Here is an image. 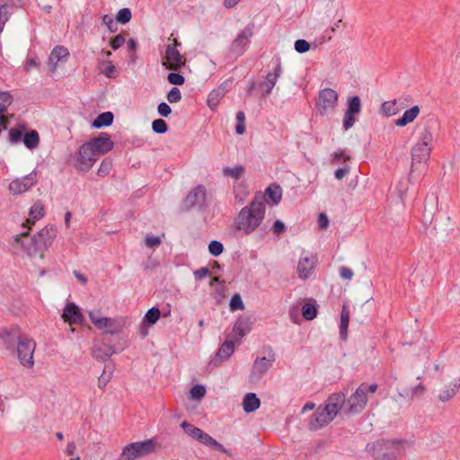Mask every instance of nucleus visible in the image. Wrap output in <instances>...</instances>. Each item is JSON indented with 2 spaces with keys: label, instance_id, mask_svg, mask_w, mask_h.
<instances>
[{
  "label": "nucleus",
  "instance_id": "37",
  "mask_svg": "<svg viewBox=\"0 0 460 460\" xmlns=\"http://www.w3.org/2000/svg\"><path fill=\"white\" fill-rule=\"evenodd\" d=\"M265 196L271 200L273 204H279L281 197L282 191L279 186H270L266 189Z\"/></svg>",
  "mask_w": 460,
  "mask_h": 460
},
{
  "label": "nucleus",
  "instance_id": "49",
  "mask_svg": "<svg viewBox=\"0 0 460 460\" xmlns=\"http://www.w3.org/2000/svg\"><path fill=\"white\" fill-rule=\"evenodd\" d=\"M190 397L195 400H200L206 394V388L204 385H196L190 388Z\"/></svg>",
  "mask_w": 460,
  "mask_h": 460
},
{
  "label": "nucleus",
  "instance_id": "32",
  "mask_svg": "<svg viewBox=\"0 0 460 460\" xmlns=\"http://www.w3.org/2000/svg\"><path fill=\"white\" fill-rule=\"evenodd\" d=\"M402 107L397 105V100L384 102L380 108V112L386 116L391 117L397 114L401 111Z\"/></svg>",
  "mask_w": 460,
  "mask_h": 460
},
{
  "label": "nucleus",
  "instance_id": "58",
  "mask_svg": "<svg viewBox=\"0 0 460 460\" xmlns=\"http://www.w3.org/2000/svg\"><path fill=\"white\" fill-rule=\"evenodd\" d=\"M181 98V94L177 87H172L167 93V100L171 103L179 102Z\"/></svg>",
  "mask_w": 460,
  "mask_h": 460
},
{
  "label": "nucleus",
  "instance_id": "5",
  "mask_svg": "<svg viewBox=\"0 0 460 460\" xmlns=\"http://www.w3.org/2000/svg\"><path fill=\"white\" fill-rule=\"evenodd\" d=\"M156 446L155 438L132 442L123 447L120 457L126 460H135L155 452Z\"/></svg>",
  "mask_w": 460,
  "mask_h": 460
},
{
  "label": "nucleus",
  "instance_id": "50",
  "mask_svg": "<svg viewBox=\"0 0 460 460\" xmlns=\"http://www.w3.org/2000/svg\"><path fill=\"white\" fill-rule=\"evenodd\" d=\"M152 129L157 134H164L167 131L168 127L166 122L162 119H155L152 123Z\"/></svg>",
  "mask_w": 460,
  "mask_h": 460
},
{
  "label": "nucleus",
  "instance_id": "51",
  "mask_svg": "<svg viewBox=\"0 0 460 460\" xmlns=\"http://www.w3.org/2000/svg\"><path fill=\"white\" fill-rule=\"evenodd\" d=\"M229 306L231 311L243 310L244 308V304L239 294H235L232 296Z\"/></svg>",
  "mask_w": 460,
  "mask_h": 460
},
{
  "label": "nucleus",
  "instance_id": "60",
  "mask_svg": "<svg viewBox=\"0 0 460 460\" xmlns=\"http://www.w3.org/2000/svg\"><path fill=\"white\" fill-rule=\"evenodd\" d=\"M125 43V37L122 34H118L115 37H113L110 42L111 47L112 49L117 50L119 49L123 44Z\"/></svg>",
  "mask_w": 460,
  "mask_h": 460
},
{
  "label": "nucleus",
  "instance_id": "21",
  "mask_svg": "<svg viewBox=\"0 0 460 460\" xmlns=\"http://www.w3.org/2000/svg\"><path fill=\"white\" fill-rule=\"evenodd\" d=\"M252 330L250 317H239L233 327V333L237 341H240Z\"/></svg>",
  "mask_w": 460,
  "mask_h": 460
},
{
  "label": "nucleus",
  "instance_id": "29",
  "mask_svg": "<svg viewBox=\"0 0 460 460\" xmlns=\"http://www.w3.org/2000/svg\"><path fill=\"white\" fill-rule=\"evenodd\" d=\"M199 442L211 447L214 450H217L226 454H228L227 450L224 447L223 445H221L219 442H217L215 438H213L209 434L206 432H202L201 436L199 437Z\"/></svg>",
  "mask_w": 460,
  "mask_h": 460
},
{
  "label": "nucleus",
  "instance_id": "46",
  "mask_svg": "<svg viewBox=\"0 0 460 460\" xmlns=\"http://www.w3.org/2000/svg\"><path fill=\"white\" fill-rule=\"evenodd\" d=\"M236 126H235V132L237 135H243L245 132V115L243 111H238L236 113Z\"/></svg>",
  "mask_w": 460,
  "mask_h": 460
},
{
  "label": "nucleus",
  "instance_id": "59",
  "mask_svg": "<svg viewBox=\"0 0 460 460\" xmlns=\"http://www.w3.org/2000/svg\"><path fill=\"white\" fill-rule=\"evenodd\" d=\"M102 73L105 75L109 78H113L116 76V67L111 62H107L104 65V67L102 68Z\"/></svg>",
  "mask_w": 460,
  "mask_h": 460
},
{
  "label": "nucleus",
  "instance_id": "31",
  "mask_svg": "<svg viewBox=\"0 0 460 460\" xmlns=\"http://www.w3.org/2000/svg\"><path fill=\"white\" fill-rule=\"evenodd\" d=\"M22 142L24 146L30 150L37 148L40 145V135L38 131L35 129H31L29 132L24 133Z\"/></svg>",
  "mask_w": 460,
  "mask_h": 460
},
{
  "label": "nucleus",
  "instance_id": "2",
  "mask_svg": "<svg viewBox=\"0 0 460 460\" xmlns=\"http://www.w3.org/2000/svg\"><path fill=\"white\" fill-rule=\"evenodd\" d=\"M266 212L265 197L257 195L243 207L234 220V228L243 235L254 233L261 225Z\"/></svg>",
  "mask_w": 460,
  "mask_h": 460
},
{
  "label": "nucleus",
  "instance_id": "6",
  "mask_svg": "<svg viewBox=\"0 0 460 460\" xmlns=\"http://www.w3.org/2000/svg\"><path fill=\"white\" fill-rule=\"evenodd\" d=\"M35 347L36 343L32 339L25 335L18 336L17 354L22 366L31 367L34 365L33 353Z\"/></svg>",
  "mask_w": 460,
  "mask_h": 460
},
{
  "label": "nucleus",
  "instance_id": "64",
  "mask_svg": "<svg viewBox=\"0 0 460 460\" xmlns=\"http://www.w3.org/2000/svg\"><path fill=\"white\" fill-rule=\"evenodd\" d=\"M157 111L162 117H168L172 110L166 102H161L157 107Z\"/></svg>",
  "mask_w": 460,
  "mask_h": 460
},
{
  "label": "nucleus",
  "instance_id": "30",
  "mask_svg": "<svg viewBox=\"0 0 460 460\" xmlns=\"http://www.w3.org/2000/svg\"><path fill=\"white\" fill-rule=\"evenodd\" d=\"M226 92V89L220 86L209 93L207 103L211 110H215L217 107L220 100L225 96Z\"/></svg>",
  "mask_w": 460,
  "mask_h": 460
},
{
  "label": "nucleus",
  "instance_id": "48",
  "mask_svg": "<svg viewBox=\"0 0 460 460\" xmlns=\"http://www.w3.org/2000/svg\"><path fill=\"white\" fill-rule=\"evenodd\" d=\"M10 16L9 6L4 4L0 6V32L4 31V25Z\"/></svg>",
  "mask_w": 460,
  "mask_h": 460
},
{
  "label": "nucleus",
  "instance_id": "25",
  "mask_svg": "<svg viewBox=\"0 0 460 460\" xmlns=\"http://www.w3.org/2000/svg\"><path fill=\"white\" fill-rule=\"evenodd\" d=\"M68 55H69V52H68L67 49H66L65 47L57 46L56 48H54L49 55V62L51 66L50 70L52 72L55 71L57 68L58 63L60 60H62V58H66Z\"/></svg>",
  "mask_w": 460,
  "mask_h": 460
},
{
  "label": "nucleus",
  "instance_id": "22",
  "mask_svg": "<svg viewBox=\"0 0 460 460\" xmlns=\"http://www.w3.org/2000/svg\"><path fill=\"white\" fill-rule=\"evenodd\" d=\"M460 388V378L454 379L448 385H445L438 391V398L439 401L446 402L455 397Z\"/></svg>",
  "mask_w": 460,
  "mask_h": 460
},
{
  "label": "nucleus",
  "instance_id": "15",
  "mask_svg": "<svg viewBox=\"0 0 460 460\" xmlns=\"http://www.w3.org/2000/svg\"><path fill=\"white\" fill-rule=\"evenodd\" d=\"M331 416L334 419L340 410L346 412V394L342 392L331 394L323 406Z\"/></svg>",
  "mask_w": 460,
  "mask_h": 460
},
{
  "label": "nucleus",
  "instance_id": "36",
  "mask_svg": "<svg viewBox=\"0 0 460 460\" xmlns=\"http://www.w3.org/2000/svg\"><path fill=\"white\" fill-rule=\"evenodd\" d=\"M92 323L94 326L100 330L108 329L111 333L116 332L114 330H111V326L114 323V320L109 317H102L100 319H95L92 316Z\"/></svg>",
  "mask_w": 460,
  "mask_h": 460
},
{
  "label": "nucleus",
  "instance_id": "4",
  "mask_svg": "<svg viewBox=\"0 0 460 460\" xmlns=\"http://www.w3.org/2000/svg\"><path fill=\"white\" fill-rule=\"evenodd\" d=\"M377 390L376 384L362 383L347 400L346 413L356 414L361 412L367 403V394H374Z\"/></svg>",
  "mask_w": 460,
  "mask_h": 460
},
{
  "label": "nucleus",
  "instance_id": "1",
  "mask_svg": "<svg viewBox=\"0 0 460 460\" xmlns=\"http://www.w3.org/2000/svg\"><path fill=\"white\" fill-rule=\"evenodd\" d=\"M56 236L57 229L53 226H47L34 235H30L28 231L17 234L9 243L16 253L22 252L31 259L39 257L42 260Z\"/></svg>",
  "mask_w": 460,
  "mask_h": 460
},
{
  "label": "nucleus",
  "instance_id": "7",
  "mask_svg": "<svg viewBox=\"0 0 460 460\" xmlns=\"http://www.w3.org/2000/svg\"><path fill=\"white\" fill-rule=\"evenodd\" d=\"M431 152V147L415 144L411 149V164L409 173V181H411L412 174L416 170H423Z\"/></svg>",
  "mask_w": 460,
  "mask_h": 460
},
{
  "label": "nucleus",
  "instance_id": "40",
  "mask_svg": "<svg viewBox=\"0 0 460 460\" xmlns=\"http://www.w3.org/2000/svg\"><path fill=\"white\" fill-rule=\"evenodd\" d=\"M347 112L358 115L361 111V100L358 95L349 97L348 100Z\"/></svg>",
  "mask_w": 460,
  "mask_h": 460
},
{
  "label": "nucleus",
  "instance_id": "35",
  "mask_svg": "<svg viewBox=\"0 0 460 460\" xmlns=\"http://www.w3.org/2000/svg\"><path fill=\"white\" fill-rule=\"evenodd\" d=\"M26 130L25 124H19L17 127L12 128L9 130V140L13 144L20 143L24 136Z\"/></svg>",
  "mask_w": 460,
  "mask_h": 460
},
{
  "label": "nucleus",
  "instance_id": "55",
  "mask_svg": "<svg viewBox=\"0 0 460 460\" xmlns=\"http://www.w3.org/2000/svg\"><path fill=\"white\" fill-rule=\"evenodd\" d=\"M102 24L107 26L111 32H115L117 31V22H115L111 15L105 14L102 16Z\"/></svg>",
  "mask_w": 460,
  "mask_h": 460
},
{
  "label": "nucleus",
  "instance_id": "24",
  "mask_svg": "<svg viewBox=\"0 0 460 460\" xmlns=\"http://www.w3.org/2000/svg\"><path fill=\"white\" fill-rule=\"evenodd\" d=\"M420 109L418 105H413L410 109L406 110L402 116L394 121L397 127H405L409 123H411L420 114Z\"/></svg>",
  "mask_w": 460,
  "mask_h": 460
},
{
  "label": "nucleus",
  "instance_id": "13",
  "mask_svg": "<svg viewBox=\"0 0 460 460\" xmlns=\"http://www.w3.org/2000/svg\"><path fill=\"white\" fill-rule=\"evenodd\" d=\"M36 182V175L30 173L24 177L12 181L8 186V190L13 195H20L29 190Z\"/></svg>",
  "mask_w": 460,
  "mask_h": 460
},
{
  "label": "nucleus",
  "instance_id": "44",
  "mask_svg": "<svg viewBox=\"0 0 460 460\" xmlns=\"http://www.w3.org/2000/svg\"><path fill=\"white\" fill-rule=\"evenodd\" d=\"M132 18V13L129 8H122L119 10L116 15V22L121 24L128 23Z\"/></svg>",
  "mask_w": 460,
  "mask_h": 460
},
{
  "label": "nucleus",
  "instance_id": "56",
  "mask_svg": "<svg viewBox=\"0 0 460 460\" xmlns=\"http://www.w3.org/2000/svg\"><path fill=\"white\" fill-rule=\"evenodd\" d=\"M167 79L170 84H175V85H181L185 82L183 75H181L179 73H174V72L170 73L167 76Z\"/></svg>",
  "mask_w": 460,
  "mask_h": 460
},
{
  "label": "nucleus",
  "instance_id": "26",
  "mask_svg": "<svg viewBox=\"0 0 460 460\" xmlns=\"http://www.w3.org/2000/svg\"><path fill=\"white\" fill-rule=\"evenodd\" d=\"M261 405V401L254 393L244 395L243 400V411L247 413L255 411Z\"/></svg>",
  "mask_w": 460,
  "mask_h": 460
},
{
  "label": "nucleus",
  "instance_id": "33",
  "mask_svg": "<svg viewBox=\"0 0 460 460\" xmlns=\"http://www.w3.org/2000/svg\"><path fill=\"white\" fill-rule=\"evenodd\" d=\"M113 114L111 111H105L98 115L93 122V127L95 128H101L102 127H108L113 122Z\"/></svg>",
  "mask_w": 460,
  "mask_h": 460
},
{
  "label": "nucleus",
  "instance_id": "3",
  "mask_svg": "<svg viewBox=\"0 0 460 460\" xmlns=\"http://www.w3.org/2000/svg\"><path fill=\"white\" fill-rule=\"evenodd\" d=\"M409 447L405 440H377L373 444L372 455L379 460H393L403 455Z\"/></svg>",
  "mask_w": 460,
  "mask_h": 460
},
{
  "label": "nucleus",
  "instance_id": "53",
  "mask_svg": "<svg viewBox=\"0 0 460 460\" xmlns=\"http://www.w3.org/2000/svg\"><path fill=\"white\" fill-rule=\"evenodd\" d=\"M356 116H357V114H353V113L345 111L344 117H343V121H342L343 128L345 130H348L354 126V124L356 122Z\"/></svg>",
  "mask_w": 460,
  "mask_h": 460
},
{
  "label": "nucleus",
  "instance_id": "12",
  "mask_svg": "<svg viewBox=\"0 0 460 460\" xmlns=\"http://www.w3.org/2000/svg\"><path fill=\"white\" fill-rule=\"evenodd\" d=\"M86 145H89L90 149L93 150L97 156L108 153L114 146L111 136L105 132H102L99 137L92 138Z\"/></svg>",
  "mask_w": 460,
  "mask_h": 460
},
{
  "label": "nucleus",
  "instance_id": "43",
  "mask_svg": "<svg viewBox=\"0 0 460 460\" xmlns=\"http://www.w3.org/2000/svg\"><path fill=\"white\" fill-rule=\"evenodd\" d=\"M13 102V96L8 92L0 91V115L4 114Z\"/></svg>",
  "mask_w": 460,
  "mask_h": 460
},
{
  "label": "nucleus",
  "instance_id": "14",
  "mask_svg": "<svg viewBox=\"0 0 460 460\" xmlns=\"http://www.w3.org/2000/svg\"><path fill=\"white\" fill-rule=\"evenodd\" d=\"M274 362V357L268 358L266 357L257 358L252 367L250 381L255 383L261 380L266 372L270 368Z\"/></svg>",
  "mask_w": 460,
  "mask_h": 460
},
{
  "label": "nucleus",
  "instance_id": "41",
  "mask_svg": "<svg viewBox=\"0 0 460 460\" xmlns=\"http://www.w3.org/2000/svg\"><path fill=\"white\" fill-rule=\"evenodd\" d=\"M0 338L8 349L13 348L16 340H18V336L16 337L15 334L5 329L0 331Z\"/></svg>",
  "mask_w": 460,
  "mask_h": 460
},
{
  "label": "nucleus",
  "instance_id": "27",
  "mask_svg": "<svg viewBox=\"0 0 460 460\" xmlns=\"http://www.w3.org/2000/svg\"><path fill=\"white\" fill-rule=\"evenodd\" d=\"M432 122V119H430L423 125L420 132L419 140L417 144L430 146V144L433 141V134L431 128Z\"/></svg>",
  "mask_w": 460,
  "mask_h": 460
},
{
  "label": "nucleus",
  "instance_id": "23",
  "mask_svg": "<svg viewBox=\"0 0 460 460\" xmlns=\"http://www.w3.org/2000/svg\"><path fill=\"white\" fill-rule=\"evenodd\" d=\"M29 218L22 224L24 228L30 229L35 222L44 216V206L38 200L31 208L29 213Z\"/></svg>",
  "mask_w": 460,
  "mask_h": 460
},
{
  "label": "nucleus",
  "instance_id": "38",
  "mask_svg": "<svg viewBox=\"0 0 460 460\" xmlns=\"http://www.w3.org/2000/svg\"><path fill=\"white\" fill-rule=\"evenodd\" d=\"M234 351V341H226L217 352V356L221 358H229Z\"/></svg>",
  "mask_w": 460,
  "mask_h": 460
},
{
  "label": "nucleus",
  "instance_id": "54",
  "mask_svg": "<svg viewBox=\"0 0 460 460\" xmlns=\"http://www.w3.org/2000/svg\"><path fill=\"white\" fill-rule=\"evenodd\" d=\"M112 164L111 161L105 159L102 162L99 169H98V175L100 177H104L110 173V171L111 169Z\"/></svg>",
  "mask_w": 460,
  "mask_h": 460
},
{
  "label": "nucleus",
  "instance_id": "11",
  "mask_svg": "<svg viewBox=\"0 0 460 460\" xmlns=\"http://www.w3.org/2000/svg\"><path fill=\"white\" fill-rule=\"evenodd\" d=\"M97 160V155L90 149L89 145L84 143L78 151L76 168L83 172H88Z\"/></svg>",
  "mask_w": 460,
  "mask_h": 460
},
{
  "label": "nucleus",
  "instance_id": "28",
  "mask_svg": "<svg viewBox=\"0 0 460 460\" xmlns=\"http://www.w3.org/2000/svg\"><path fill=\"white\" fill-rule=\"evenodd\" d=\"M115 353V350L112 347L101 344L94 347L93 350V356L99 360H107L111 355Z\"/></svg>",
  "mask_w": 460,
  "mask_h": 460
},
{
  "label": "nucleus",
  "instance_id": "17",
  "mask_svg": "<svg viewBox=\"0 0 460 460\" xmlns=\"http://www.w3.org/2000/svg\"><path fill=\"white\" fill-rule=\"evenodd\" d=\"M281 74H282L281 62H280V58H278L276 59V65L273 69V72L268 73L265 77L264 82L261 84V88L264 92V95H269L271 93L272 89L274 88V86L277 83V80L281 75Z\"/></svg>",
  "mask_w": 460,
  "mask_h": 460
},
{
  "label": "nucleus",
  "instance_id": "47",
  "mask_svg": "<svg viewBox=\"0 0 460 460\" xmlns=\"http://www.w3.org/2000/svg\"><path fill=\"white\" fill-rule=\"evenodd\" d=\"M160 317V310L157 307L150 308L145 314V320L150 323L155 324Z\"/></svg>",
  "mask_w": 460,
  "mask_h": 460
},
{
  "label": "nucleus",
  "instance_id": "52",
  "mask_svg": "<svg viewBox=\"0 0 460 460\" xmlns=\"http://www.w3.org/2000/svg\"><path fill=\"white\" fill-rule=\"evenodd\" d=\"M224 246L219 241H211L208 244V251L213 256H218L223 252Z\"/></svg>",
  "mask_w": 460,
  "mask_h": 460
},
{
  "label": "nucleus",
  "instance_id": "16",
  "mask_svg": "<svg viewBox=\"0 0 460 460\" xmlns=\"http://www.w3.org/2000/svg\"><path fill=\"white\" fill-rule=\"evenodd\" d=\"M316 265V258L313 255L302 256L297 263V274L300 279L310 278Z\"/></svg>",
  "mask_w": 460,
  "mask_h": 460
},
{
  "label": "nucleus",
  "instance_id": "10",
  "mask_svg": "<svg viewBox=\"0 0 460 460\" xmlns=\"http://www.w3.org/2000/svg\"><path fill=\"white\" fill-rule=\"evenodd\" d=\"M186 58L180 53L174 46H166L165 58L162 65L173 71L180 70L185 66Z\"/></svg>",
  "mask_w": 460,
  "mask_h": 460
},
{
  "label": "nucleus",
  "instance_id": "61",
  "mask_svg": "<svg viewBox=\"0 0 460 460\" xmlns=\"http://www.w3.org/2000/svg\"><path fill=\"white\" fill-rule=\"evenodd\" d=\"M272 231L275 234L279 235L286 231V226L281 220L277 219L273 223Z\"/></svg>",
  "mask_w": 460,
  "mask_h": 460
},
{
  "label": "nucleus",
  "instance_id": "57",
  "mask_svg": "<svg viewBox=\"0 0 460 460\" xmlns=\"http://www.w3.org/2000/svg\"><path fill=\"white\" fill-rule=\"evenodd\" d=\"M295 49L298 53H305L310 49V44L305 40H297L295 42Z\"/></svg>",
  "mask_w": 460,
  "mask_h": 460
},
{
  "label": "nucleus",
  "instance_id": "45",
  "mask_svg": "<svg viewBox=\"0 0 460 460\" xmlns=\"http://www.w3.org/2000/svg\"><path fill=\"white\" fill-rule=\"evenodd\" d=\"M244 172V168L241 165L235 167H226L223 169V172L226 176L239 179Z\"/></svg>",
  "mask_w": 460,
  "mask_h": 460
},
{
  "label": "nucleus",
  "instance_id": "42",
  "mask_svg": "<svg viewBox=\"0 0 460 460\" xmlns=\"http://www.w3.org/2000/svg\"><path fill=\"white\" fill-rule=\"evenodd\" d=\"M317 309L314 304L313 303H305L302 306V315L305 320H313L316 317Z\"/></svg>",
  "mask_w": 460,
  "mask_h": 460
},
{
  "label": "nucleus",
  "instance_id": "18",
  "mask_svg": "<svg viewBox=\"0 0 460 460\" xmlns=\"http://www.w3.org/2000/svg\"><path fill=\"white\" fill-rule=\"evenodd\" d=\"M333 420L332 416L322 406L318 407L309 421L311 429L316 430Z\"/></svg>",
  "mask_w": 460,
  "mask_h": 460
},
{
  "label": "nucleus",
  "instance_id": "39",
  "mask_svg": "<svg viewBox=\"0 0 460 460\" xmlns=\"http://www.w3.org/2000/svg\"><path fill=\"white\" fill-rule=\"evenodd\" d=\"M181 427L184 429V432L191 437L192 438L196 439L197 441H199V437L201 436L203 430L200 429L199 428H197L195 426H193L192 424H190L186 421H183L181 424Z\"/></svg>",
  "mask_w": 460,
  "mask_h": 460
},
{
  "label": "nucleus",
  "instance_id": "19",
  "mask_svg": "<svg viewBox=\"0 0 460 460\" xmlns=\"http://www.w3.org/2000/svg\"><path fill=\"white\" fill-rule=\"evenodd\" d=\"M62 318L70 325L82 323V322L84 321V316L81 314L78 306L73 302L68 303L65 306L62 314Z\"/></svg>",
  "mask_w": 460,
  "mask_h": 460
},
{
  "label": "nucleus",
  "instance_id": "8",
  "mask_svg": "<svg viewBox=\"0 0 460 460\" xmlns=\"http://www.w3.org/2000/svg\"><path fill=\"white\" fill-rule=\"evenodd\" d=\"M252 35L253 27L252 25H248L243 31H241L231 44V55L236 57L242 56L245 52L246 48L250 43Z\"/></svg>",
  "mask_w": 460,
  "mask_h": 460
},
{
  "label": "nucleus",
  "instance_id": "9",
  "mask_svg": "<svg viewBox=\"0 0 460 460\" xmlns=\"http://www.w3.org/2000/svg\"><path fill=\"white\" fill-rule=\"evenodd\" d=\"M338 93L331 88H325L319 93L318 109L321 115L332 112L337 105Z\"/></svg>",
  "mask_w": 460,
  "mask_h": 460
},
{
  "label": "nucleus",
  "instance_id": "34",
  "mask_svg": "<svg viewBox=\"0 0 460 460\" xmlns=\"http://www.w3.org/2000/svg\"><path fill=\"white\" fill-rule=\"evenodd\" d=\"M349 322V311L344 305L341 313L340 334L342 340L347 339L348 327Z\"/></svg>",
  "mask_w": 460,
  "mask_h": 460
},
{
  "label": "nucleus",
  "instance_id": "20",
  "mask_svg": "<svg viewBox=\"0 0 460 460\" xmlns=\"http://www.w3.org/2000/svg\"><path fill=\"white\" fill-rule=\"evenodd\" d=\"M206 200V188L202 185L195 187L186 197L185 206L192 208L194 206H201Z\"/></svg>",
  "mask_w": 460,
  "mask_h": 460
},
{
  "label": "nucleus",
  "instance_id": "62",
  "mask_svg": "<svg viewBox=\"0 0 460 460\" xmlns=\"http://www.w3.org/2000/svg\"><path fill=\"white\" fill-rule=\"evenodd\" d=\"M111 379V373L106 374V369L103 370L102 374L98 378V387L102 389L106 386Z\"/></svg>",
  "mask_w": 460,
  "mask_h": 460
},
{
  "label": "nucleus",
  "instance_id": "63",
  "mask_svg": "<svg viewBox=\"0 0 460 460\" xmlns=\"http://www.w3.org/2000/svg\"><path fill=\"white\" fill-rule=\"evenodd\" d=\"M353 271L351 269L342 266L340 268V276L341 279L346 280H351L353 278Z\"/></svg>",
  "mask_w": 460,
  "mask_h": 460
}]
</instances>
